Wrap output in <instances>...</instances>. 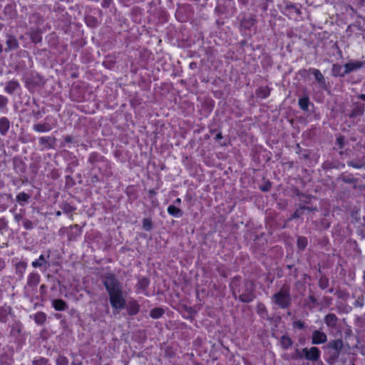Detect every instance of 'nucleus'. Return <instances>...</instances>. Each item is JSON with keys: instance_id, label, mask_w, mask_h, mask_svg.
<instances>
[{"instance_id": "1", "label": "nucleus", "mask_w": 365, "mask_h": 365, "mask_svg": "<svg viewBox=\"0 0 365 365\" xmlns=\"http://www.w3.org/2000/svg\"><path fill=\"white\" fill-rule=\"evenodd\" d=\"M104 285L109 294L110 302L115 309L124 308L125 299L119 282L112 274H108L104 279Z\"/></svg>"}, {"instance_id": "2", "label": "nucleus", "mask_w": 365, "mask_h": 365, "mask_svg": "<svg viewBox=\"0 0 365 365\" xmlns=\"http://www.w3.org/2000/svg\"><path fill=\"white\" fill-rule=\"evenodd\" d=\"M253 288L254 284L252 282H245L242 287L237 290L240 293V299L243 302H250L253 297Z\"/></svg>"}, {"instance_id": "3", "label": "nucleus", "mask_w": 365, "mask_h": 365, "mask_svg": "<svg viewBox=\"0 0 365 365\" xmlns=\"http://www.w3.org/2000/svg\"><path fill=\"white\" fill-rule=\"evenodd\" d=\"M273 297L274 302L281 307H286L289 304V297L288 292L284 289L280 290Z\"/></svg>"}, {"instance_id": "4", "label": "nucleus", "mask_w": 365, "mask_h": 365, "mask_svg": "<svg viewBox=\"0 0 365 365\" xmlns=\"http://www.w3.org/2000/svg\"><path fill=\"white\" fill-rule=\"evenodd\" d=\"M305 358L308 360L316 361L319 358V352L317 347H312L310 349L304 348L302 350Z\"/></svg>"}, {"instance_id": "5", "label": "nucleus", "mask_w": 365, "mask_h": 365, "mask_svg": "<svg viewBox=\"0 0 365 365\" xmlns=\"http://www.w3.org/2000/svg\"><path fill=\"white\" fill-rule=\"evenodd\" d=\"M329 346L334 350L332 356L336 358L338 356L339 351L342 349L343 343L341 340H334L329 344Z\"/></svg>"}, {"instance_id": "6", "label": "nucleus", "mask_w": 365, "mask_h": 365, "mask_svg": "<svg viewBox=\"0 0 365 365\" xmlns=\"http://www.w3.org/2000/svg\"><path fill=\"white\" fill-rule=\"evenodd\" d=\"M327 341V336L325 334L319 331H314L312 334V343L315 344H322Z\"/></svg>"}, {"instance_id": "7", "label": "nucleus", "mask_w": 365, "mask_h": 365, "mask_svg": "<svg viewBox=\"0 0 365 365\" xmlns=\"http://www.w3.org/2000/svg\"><path fill=\"white\" fill-rule=\"evenodd\" d=\"M362 66V62H349L344 66V73H348L354 70L360 68Z\"/></svg>"}, {"instance_id": "8", "label": "nucleus", "mask_w": 365, "mask_h": 365, "mask_svg": "<svg viewBox=\"0 0 365 365\" xmlns=\"http://www.w3.org/2000/svg\"><path fill=\"white\" fill-rule=\"evenodd\" d=\"M312 73L314 76L316 81L320 83L321 86L325 88V81L322 73L317 69H314Z\"/></svg>"}, {"instance_id": "9", "label": "nucleus", "mask_w": 365, "mask_h": 365, "mask_svg": "<svg viewBox=\"0 0 365 365\" xmlns=\"http://www.w3.org/2000/svg\"><path fill=\"white\" fill-rule=\"evenodd\" d=\"M9 128V122L6 118L0 119V132L4 135Z\"/></svg>"}, {"instance_id": "10", "label": "nucleus", "mask_w": 365, "mask_h": 365, "mask_svg": "<svg viewBox=\"0 0 365 365\" xmlns=\"http://www.w3.org/2000/svg\"><path fill=\"white\" fill-rule=\"evenodd\" d=\"M7 48L6 51L16 48L19 46L16 39L14 37H9L6 41Z\"/></svg>"}, {"instance_id": "11", "label": "nucleus", "mask_w": 365, "mask_h": 365, "mask_svg": "<svg viewBox=\"0 0 365 365\" xmlns=\"http://www.w3.org/2000/svg\"><path fill=\"white\" fill-rule=\"evenodd\" d=\"M168 212L170 215L175 216V217H178V216L181 215V210L176 207L174 205L169 206L168 208Z\"/></svg>"}, {"instance_id": "12", "label": "nucleus", "mask_w": 365, "mask_h": 365, "mask_svg": "<svg viewBox=\"0 0 365 365\" xmlns=\"http://www.w3.org/2000/svg\"><path fill=\"white\" fill-rule=\"evenodd\" d=\"M164 310L162 308H155L150 312V316L153 319H158L163 315Z\"/></svg>"}, {"instance_id": "13", "label": "nucleus", "mask_w": 365, "mask_h": 365, "mask_svg": "<svg viewBox=\"0 0 365 365\" xmlns=\"http://www.w3.org/2000/svg\"><path fill=\"white\" fill-rule=\"evenodd\" d=\"M257 94L259 97L266 98L269 94V88L267 86L259 88Z\"/></svg>"}, {"instance_id": "14", "label": "nucleus", "mask_w": 365, "mask_h": 365, "mask_svg": "<svg viewBox=\"0 0 365 365\" xmlns=\"http://www.w3.org/2000/svg\"><path fill=\"white\" fill-rule=\"evenodd\" d=\"M53 306L57 310H63L66 307V303L61 299H56L53 301Z\"/></svg>"}, {"instance_id": "15", "label": "nucleus", "mask_w": 365, "mask_h": 365, "mask_svg": "<svg viewBox=\"0 0 365 365\" xmlns=\"http://www.w3.org/2000/svg\"><path fill=\"white\" fill-rule=\"evenodd\" d=\"M336 317L334 314H328L325 318V322L329 326H334L336 324Z\"/></svg>"}, {"instance_id": "16", "label": "nucleus", "mask_w": 365, "mask_h": 365, "mask_svg": "<svg viewBox=\"0 0 365 365\" xmlns=\"http://www.w3.org/2000/svg\"><path fill=\"white\" fill-rule=\"evenodd\" d=\"M309 98L307 97L302 98L299 101V105L302 110H307L308 109Z\"/></svg>"}, {"instance_id": "17", "label": "nucleus", "mask_w": 365, "mask_h": 365, "mask_svg": "<svg viewBox=\"0 0 365 365\" xmlns=\"http://www.w3.org/2000/svg\"><path fill=\"white\" fill-rule=\"evenodd\" d=\"M31 38L34 43L40 42L41 40V36L40 35V32L38 31H34L31 34Z\"/></svg>"}, {"instance_id": "18", "label": "nucleus", "mask_w": 365, "mask_h": 365, "mask_svg": "<svg viewBox=\"0 0 365 365\" xmlns=\"http://www.w3.org/2000/svg\"><path fill=\"white\" fill-rule=\"evenodd\" d=\"M342 67L339 65H334L333 66V73L334 76H344V71L341 72Z\"/></svg>"}, {"instance_id": "19", "label": "nucleus", "mask_w": 365, "mask_h": 365, "mask_svg": "<svg viewBox=\"0 0 365 365\" xmlns=\"http://www.w3.org/2000/svg\"><path fill=\"white\" fill-rule=\"evenodd\" d=\"M46 262L43 255H41L37 261L33 262L32 265L34 267H41L46 264Z\"/></svg>"}, {"instance_id": "20", "label": "nucleus", "mask_w": 365, "mask_h": 365, "mask_svg": "<svg viewBox=\"0 0 365 365\" xmlns=\"http://www.w3.org/2000/svg\"><path fill=\"white\" fill-rule=\"evenodd\" d=\"M281 343L283 347L288 348L292 345L291 339L287 336H282L281 339Z\"/></svg>"}, {"instance_id": "21", "label": "nucleus", "mask_w": 365, "mask_h": 365, "mask_svg": "<svg viewBox=\"0 0 365 365\" xmlns=\"http://www.w3.org/2000/svg\"><path fill=\"white\" fill-rule=\"evenodd\" d=\"M254 24V19L252 18H250L248 19H245L242 21V26H243L245 29H249L250 26H252Z\"/></svg>"}, {"instance_id": "22", "label": "nucleus", "mask_w": 365, "mask_h": 365, "mask_svg": "<svg viewBox=\"0 0 365 365\" xmlns=\"http://www.w3.org/2000/svg\"><path fill=\"white\" fill-rule=\"evenodd\" d=\"M305 210H309V207H300L299 209L297 210L294 214H293V217L294 218H297V217H299L304 212V211Z\"/></svg>"}, {"instance_id": "23", "label": "nucleus", "mask_w": 365, "mask_h": 365, "mask_svg": "<svg viewBox=\"0 0 365 365\" xmlns=\"http://www.w3.org/2000/svg\"><path fill=\"white\" fill-rule=\"evenodd\" d=\"M55 139L53 138L47 137V138H42L41 139V141L42 143H48L50 147H52L54 143Z\"/></svg>"}, {"instance_id": "24", "label": "nucleus", "mask_w": 365, "mask_h": 365, "mask_svg": "<svg viewBox=\"0 0 365 365\" xmlns=\"http://www.w3.org/2000/svg\"><path fill=\"white\" fill-rule=\"evenodd\" d=\"M307 240L304 237H299L297 240V245L299 249H304L307 245Z\"/></svg>"}, {"instance_id": "25", "label": "nucleus", "mask_w": 365, "mask_h": 365, "mask_svg": "<svg viewBox=\"0 0 365 365\" xmlns=\"http://www.w3.org/2000/svg\"><path fill=\"white\" fill-rule=\"evenodd\" d=\"M319 287L322 288V289H325L328 287V279L326 278V277H322L320 279H319Z\"/></svg>"}, {"instance_id": "26", "label": "nucleus", "mask_w": 365, "mask_h": 365, "mask_svg": "<svg viewBox=\"0 0 365 365\" xmlns=\"http://www.w3.org/2000/svg\"><path fill=\"white\" fill-rule=\"evenodd\" d=\"M364 113V109L361 108H355L351 113L349 115L351 118L355 117L357 115H361Z\"/></svg>"}, {"instance_id": "27", "label": "nucleus", "mask_w": 365, "mask_h": 365, "mask_svg": "<svg viewBox=\"0 0 365 365\" xmlns=\"http://www.w3.org/2000/svg\"><path fill=\"white\" fill-rule=\"evenodd\" d=\"M35 130L39 132L45 131V130H49L50 127L47 126L46 125H42V124H38L35 125Z\"/></svg>"}, {"instance_id": "28", "label": "nucleus", "mask_w": 365, "mask_h": 365, "mask_svg": "<svg viewBox=\"0 0 365 365\" xmlns=\"http://www.w3.org/2000/svg\"><path fill=\"white\" fill-rule=\"evenodd\" d=\"M29 198V196L24 192H21V193L19 194L16 197V199L19 202H21V201L26 202Z\"/></svg>"}, {"instance_id": "29", "label": "nucleus", "mask_w": 365, "mask_h": 365, "mask_svg": "<svg viewBox=\"0 0 365 365\" xmlns=\"http://www.w3.org/2000/svg\"><path fill=\"white\" fill-rule=\"evenodd\" d=\"M35 319L38 323H43L46 320V316L43 313H38L35 316Z\"/></svg>"}, {"instance_id": "30", "label": "nucleus", "mask_w": 365, "mask_h": 365, "mask_svg": "<svg viewBox=\"0 0 365 365\" xmlns=\"http://www.w3.org/2000/svg\"><path fill=\"white\" fill-rule=\"evenodd\" d=\"M143 228L145 230H150L152 228V222L149 219H145L143 220Z\"/></svg>"}, {"instance_id": "31", "label": "nucleus", "mask_w": 365, "mask_h": 365, "mask_svg": "<svg viewBox=\"0 0 365 365\" xmlns=\"http://www.w3.org/2000/svg\"><path fill=\"white\" fill-rule=\"evenodd\" d=\"M17 86V84L16 83H9L8 86H6V89L8 91V92L11 93L13 90L16 88Z\"/></svg>"}, {"instance_id": "32", "label": "nucleus", "mask_w": 365, "mask_h": 365, "mask_svg": "<svg viewBox=\"0 0 365 365\" xmlns=\"http://www.w3.org/2000/svg\"><path fill=\"white\" fill-rule=\"evenodd\" d=\"M271 187L270 182L267 181L264 183L263 186L261 187V190L264 192L268 191Z\"/></svg>"}, {"instance_id": "33", "label": "nucleus", "mask_w": 365, "mask_h": 365, "mask_svg": "<svg viewBox=\"0 0 365 365\" xmlns=\"http://www.w3.org/2000/svg\"><path fill=\"white\" fill-rule=\"evenodd\" d=\"M24 227L26 229L29 230L32 227V223L31 221L26 220L24 222Z\"/></svg>"}, {"instance_id": "34", "label": "nucleus", "mask_w": 365, "mask_h": 365, "mask_svg": "<svg viewBox=\"0 0 365 365\" xmlns=\"http://www.w3.org/2000/svg\"><path fill=\"white\" fill-rule=\"evenodd\" d=\"M46 363V361L44 359H41L40 361H34V365H42Z\"/></svg>"}, {"instance_id": "35", "label": "nucleus", "mask_w": 365, "mask_h": 365, "mask_svg": "<svg viewBox=\"0 0 365 365\" xmlns=\"http://www.w3.org/2000/svg\"><path fill=\"white\" fill-rule=\"evenodd\" d=\"M337 142H338V143H339V145L340 148H342V147H343V145H344V143H343V138H342V137H339V138H337Z\"/></svg>"}, {"instance_id": "36", "label": "nucleus", "mask_w": 365, "mask_h": 365, "mask_svg": "<svg viewBox=\"0 0 365 365\" xmlns=\"http://www.w3.org/2000/svg\"><path fill=\"white\" fill-rule=\"evenodd\" d=\"M14 218L16 221L19 222L21 219V216L20 215H16Z\"/></svg>"}, {"instance_id": "37", "label": "nucleus", "mask_w": 365, "mask_h": 365, "mask_svg": "<svg viewBox=\"0 0 365 365\" xmlns=\"http://www.w3.org/2000/svg\"><path fill=\"white\" fill-rule=\"evenodd\" d=\"M222 135L221 133H218L217 135H216V139L217 140H220V139H222Z\"/></svg>"}, {"instance_id": "38", "label": "nucleus", "mask_w": 365, "mask_h": 365, "mask_svg": "<svg viewBox=\"0 0 365 365\" xmlns=\"http://www.w3.org/2000/svg\"><path fill=\"white\" fill-rule=\"evenodd\" d=\"M297 326H298L299 328H302V327H303V324H302L301 322H297Z\"/></svg>"}, {"instance_id": "39", "label": "nucleus", "mask_w": 365, "mask_h": 365, "mask_svg": "<svg viewBox=\"0 0 365 365\" xmlns=\"http://www.w3.org/2000/svg\"><path fill=\"white\" fill-rule=\"evenodd\" d=\"M309 299H310V300H311L312 302H316V299H315L313 296H310V297H309Z\"/></svg>"}, {"instance_id": "40", "label": "nucleus", "mask_w": 365, "mask_h": 365, "mask_svg": "<svg viewBox=\"0 0 365 365\" xmlns=\"http://www.w3.org/2000/svg\"><path fill=\"white\" fill-rule=\"evenodd\" d=\"M359 98H360L361 100H363V101H365V95H364V94H361V95H360V96H359Z\"/></svg>"}, {"instance_id": "41", "label": "nucleus", "mask_w": 365, "mask_h": 365, "mask_svg": "<svg viewBox=\"0 0 365 365\" xmlns=\"http://www.w3.org/2000/svg\"><path fill=\"white\" fill-rule=\"evenodd\" d=\"M149 193H150V195H155V192L153 190H150L149 191Z\"/></svg>"}, {"instance_id": "42", "label": "nucleus", "mask_w": 365, "mask_h": 365, "mask_svg": "<svg viewBox=\"0 0 365 365\" xmlns=\"http://www.w3.org/2000/svg\"><path fill=\"white\" fill-rule=\"evenodd\" d=\"M181 202V200L180 198H178L176 200V202L180 203Z\"/></svg>"}, {"instance_id": "43", "label": "nucleus", "mask_w": 365, "mask_h": 365, "mask_svg": "<svg viewBox=\"0 0 365 365\" xmlns=\"http://www.w3.org/2000/svg\"><path fill=\"white\" fill-rule=\"evenodd\" d=\"M66 141L70 142L71 141V138L70 137H67L66 138Z\"/></svg>"}, {"instance_id": "44", "label": "nucleus", "mask_w": 365, "mask_h": 365, "mask_svg": "<svg viewBox=\"0 0 365 365\" xmlns=\"http://www.w3.org/2000/svg\"><path fill=\"white\" fill-rule=\"evenodd\" d=\"M61 212H60V211H58V212H56V215H58V216H60V215H61Z\"/></svg>"}, {"instance_id": "45", "label": "nucleus", "mask_w": 365, "mask_h": 365, "mask_svg": "<svg viewBox=\"0 0 365 365\" xmlns=\"http://www.w3.org/2000/svg\"><path fill=\"white\" fill-rule=\"evenodd\" d=\"M236 292H237V291H236L235 289H234V290H233V294H234V295H236Z\"/></svg>"}, {"instance_id": "46", "label": "nucleus", "mask_w": 365, "mask_h": 365, "mask_svg": "<svg viewBox=\"0 0 365 365\" xmlns=\"http://www.w3.org/2000/svg\"><path fill=\"white\" fill-rule=\"evenodd\" d=\"M2 51V46L0 44V53Z\"/></svg>"}, {"instance_id": "47", "label": "nucleus", "mask_w": 365, "mask_h": 365, "mask_svg": "<svg viewBox=\"0 0 365 365\" xmlns=\"http://www.w3.org/2000/svg\"><path fill=\"white\" fill-rule=\"evenodd\" d=\"M4 103H5V102H4V101H3V102L0 104V106H3V105H4Z\"/></svg>"}]
</instances>
